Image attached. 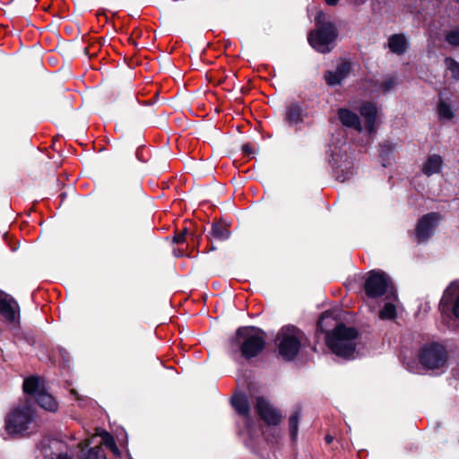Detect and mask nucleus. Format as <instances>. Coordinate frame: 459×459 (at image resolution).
<instances>
[{
    "label": "nucleus",
    "instance_id": "2f4dec72",
    "mask_svg": "<svg viewBox=\"0 0 459 459\" xmlns=\"http://www.w3.org/2000/svg\"><path fill=\"white\" fill-rule=\"evenodd\" d=\"M111 450V452L117 455V456H119L120 455V451L117 446V444H115L112 447L109 448Z\"/></svg>",
    "mask_w": 459,
    "mask_h": 459
},
{
    "label": "nucleus",
    "instance_id": "aec40b11",
    "mask_svg": "<svg viewBox=\"0 0 459 459\" xmlns=\"http://www.w3.org/2000/svg\"><path fill=\"white\" fill-rule=\"evenodd\" d=\"M301 418V408L297 406L289 418L290 433L292 441H295L299 433V424Z\"/></svg>",
    "mask_w": 459,
    "mask_h": 459
},
{
    "label": "nucleus",
    "instance_id": "0eeeda50",
    "mask_svg": "<svg viewBox=\"0 0 459 459\" xmlns=\"http://www.w3.org/2000/svg\"><path fill=\"white\" fill-rule=\"evenodd\" d=\"M392 287L390 278L381 271H370L365 280L364 290L368 298L383 296Z\"/></svg>",
    "mask_w": 459,
    "mask_h": 459
},
{
    "label": "nucleus",
    "instance_id": "f03ea898",
    "mask_svg": "<svg viewBox=\"0 0 459 459\" xmlns=\"http://www.w3.org/2000/svg\"><path fill=\"white\" fill-rule=\"evenodd\" d=\"M359 333L354 327L341 323L332 332L326 333V344L339 357L351 359L355 353Z\"/></svg>",
    "mask_w": 459,
    "mask_h": 459
},
{
    "label": "nucleus",
    "instance_id": "dca6fc26",
    "mask_svg": "<svg viewBox=\"0 0 459 459\" xmlns=\"http://www.w3.org/2000/svg\"><path fill=\"white\" fill-rule=\"evenodd\" d=\"M390 51L396 55H403L406 52L408 42L403 34H394L388 39Z\"/></svg>",
    "mask_w": 459,
    "mask_h": 459
},
{
    "label": "nucleus",
    "instance_id": "6ab92c4d",
    "mask_svg": "<svg viewBox=\"0 0 459 459\" xmlns=\"http://www.w3.org/2000/svg\"><path fill=\"white\" fill-rule=\"evenodd\" d=\"M230 232L226 224L222 222H215L212 225L210 236L212 238L219 241H223L229 238Z\"/></svg>",
    "mask_w": 459,
    "mask_h": 459
},
{
    "label": "nucleus",
    "instance_id": "9d476101",
    "mask_svg": "<svg viewBox=\"0 0 459 459\" xmlns=\"http://www.w3.org/2000/svg\"><path fill=\"white\" fill-rule=\"evenodd\" d=\"M255 410L261 419L267 424L276 426L281 420L280 411L273 408L263 397H256Z\"/></svg>",
    "mask_w": 459,
    "mask_h": 459
},
{
    "label": "nucleus",
    "instance_id": "ddd939ff",
    "mask_svg": "<svg viewBox=\"0 0 459 459\" xmlns=\"http://www.w3.org/2000/svg\"><path fill=\"white\" fill-rule=\"evenodd\" d=\"M338 117L344 126L354 128L359 132L362 131L360 119L356 113L347 108H340L338 110Z\"/></svg>",
    "mask_w": 459,
    "mask_h": 459
},
{
    "label": "nucleus",
    "instance_id": "7c9ffc66",
    "mask_svg": "<svg viewBox=\"0 0 459 459\" xmlns=\"http://www.w3.org/2000/svg\"><path fill=\"white\" fill-rule=\"evenodd\" d=\"M242 151L245 154L250 155L253 153L252 147L249 143H246L242 146Z\"/></svg>",
    "mask_w": 459,
    "mask_h": 459
},
{
    "label": "nucleus",
    "instance_id": "c756f323",
    "mask_svg": "<svg viewBox=\"0 0 459 459\" xmlns=\"http://www.w3.org/2000/svg\"><path fill=\"white\" fill-rule=\"evenodd\" d=\"M45 457L46 459H72L70 456L64 453H60L58 455H51L50 456L46 455Z\"/></svg>",
    "mask_w": 459,
    "mask_h": 459
},
{
    "label": "nucleus",
    "instance_id": "c9c22d12",
    "mask_svg": "<svg viewBox=\"0 0 459 459\" xmlns=\"http://www.w3.org/2000/svg\"><path fill=\"white\" fill-rule=\"evenodd\" d=\"M324 317H325V314H323V315H322V316H321V318H320V320H319V322H318V326H319V327H321V326H322V321H323Z\"/></svg>",
    "mask_w": 459,
    "mask_h": 459
},
{
    "label": "nucleus",
    "instance_id": "4c0bfd02",
    "mask_svg": "<svg viewBox=\"0 0 459 459\" xmlns=\"http://www.w3.org/2000/svg\"><path fill=\"white\" fill-rule=\"evenodd\" d=\"M54 444H55L56 446H60V445H61V444H60V443H58V442H55Z\"/></svg>",
    "mask_w": 459,
    "mask_h": 459
},
{
    "label": "nucleus",
    "instance_id": "1a4fd4ad",
    "mask_svg": "<svg viewBox=\"0 0 459 459\" xmlns=\"http://www.w3.org/2000/svg\"><path fill=\"white\" fill-rule=\"evenodd\" d=\"M442 217L438 212H429L423 215L415 228V235L419 242L428 240L434 233Z\"/></svg>",
    "mask_w": 459,
    "mask_h": 459
},
{
    "label": "nucleus",
    "instance_id": "a878e982",
    "mask_svg": "<svg viewBox=\"0 0 459 459\" xmlns=\"http://www.w3.org/2000/svg\"><path fill=\"white\" fill-rule=\"evenodd\" d=\"M351 65L347 62H342L336 67V73L341 77L342 80H343L350 73Z\"/></svg>",
    "mask_w": 459,
    "mask_h": 459
},
{
    "label": "nucleus",
    "instance_id": "2eb2a0df",
    "mask_svg": "<svg viewBox=\"0 0 459 459\" xmlns=\"http://www.w3.org/2000/svg\"><path fill=\"white\" fill-rule=\"evenodd\" d=\"M443 159L437 154L429 155L422 165L421 171L424 175L430 177L439 173L442 168Z\"/></svg>",
    "mask_w": 459,
    "mask_h": 459
},
{
    "label": "nucleus",
    "instance_id": "f8f14e48",
    "mask_svg": "<svg viewBox=\"0 0 459 459\" xmlns=\"http://www.w3.org/2000/svg\"><path fill=\"white\" fill-rule=\"evenodd\" d=\"M19 305L11 296L4 294L0 297V313L6 321L13 323L19 317Z\"/></svg>",
    "mask_w": 459,
    "mask_h": 459
},
{
    "label": "nucleus",
    "instance_id": "72a5a7b5",
    "mask_svg": "<svg viewBox=\"0 0 459 459\" xmlns=\"http://www.w3.org/2000/svg\"><path fill=\"white\" fill-rule=\"evenodd\" d=\"M339 0H325L326 4L329 5H335L337 4Z\"/></svg>",
    "mask_w": 459,
    "mask_h": 459
},
{
    "label": "nucleus",
    "instance_id": "4468645a",
    "mask_svg": "<svg viewBox=\"0 0 459 459\" xmlns=\"http://www.w3.org/2000/svg\"><path fill=\"white\" fill-rule=\"evenodd\" d=\"M284 119L289 125H298L304 120V111L297 102L290 103L284 112Z\"/></svg>",
    "mask_w": 459,
    "mask_h": 459
},
{
    "label": "nucleus",
    "instance_id": "6e6552de",
    "mask_svg": "<svg viewBox=\"0 0 459 459\" xmlns=\"http://www.w3.org/2000/svg\"><path fill=\"white\" fill-rule=\"evenodd\" d=\"M446 359L445 349L436 343L424 346L420 355L421 364L430 369L442 367L446 362Z\"/></svg>",
    "mask_w": 459,
    "mask_h": 459
},
{
    "label": "nucleus",
    "instance_id": "e433bc0d",
    "mask_svg": "<svg viewBox=\"0 0 459 459\" xmlns=\"http://www.w3.org/2000/svg\"><path fill=\"white\" fill-rule=\"evenodd\" d=\"M71 393H72V394H73V395H74L77 399H79V397H78V394H77V392H76L75 390H72V391H71Z\"/></svg>",
    "mask_w": 459,
    "mask_h": 459
},
{
    "label": "nucleus",
    "instance_id": "a211bd4d",
    "mask_svg": "<svg viewBox=\"0 0 459 459\" xmlns=\"http://www.w3.org/2000/svg\"><path fill=\"white\" fill-rule=\"evenodd\" d=\"M231 403L239 415L247 418L249 417L250 406L247 396L243 394H237L232 397Z\"/></svg>",
    "mask_w": 459,
    "mask_h": 459
},
{
    "label": "nucleus",
    "instance_id": "412c9836",
    "mask_svg": "<svg viewBox=\"0 0 459 459\" xmlns=\"http://www.w3.org/2000/svg\"><path fill=\"white\" fill-rule=\"evenodd\" d=\"M379 318L382 320H394L396 318V307L392 303L385 304L379 311Z\"/></svg>",
    "mask_w": 459,
    "mask_h": 459
},
{
    "label": "nucleus",
    "instance_id": "7ed1b4c3",
    "mask_svg": "<svg viewBox=\"0 0 459 459\" xmlns=\"http://www.w3.org/2000/svg\"><path fill=\"white\" fill-rule=\"evenodd\" d=\"M315 20L316 29L309 32L307 40L317 52L329 53L335 46L338 30L332 22L325 20V14L323 12H319Z\"/></svg>",
    "mask_w": 459,
    "mask_h": 459
},
{
    "label": "nucleus",
    "instance_id": "4be33fe9",
    "mask_svg": "<svg viewBox=\"0 0 459 459\" xmlns=\"http://www.w3.org/2000/svg\"><path fill=\"white\" fill-rule=\"evenodd\" d=\"M85 459H107L103 448L100 446L90 448Z\"/></svg>",
    "mask_w": 459,
    "mask_h": 459
},
{
    "label": "nucleus",
    "instance_id": "c85d7f7f",
    "mask_svg": "<svg viewBox=\"0 0 459 459\" xmlns=\"http://www.w3.org/2000/svg\"><path fill=\"white\" fill-rule=\"evenodd\" d=\"M395 83H396L395 79L394 77H389L382 82L381 88L383 89V91L385 92H386V91H390L391 89H393L394 86L395 85Z\"/></svg>",
    "mask_w": 459,
    "mask_h": 459
},
{
    "label": "nucleus",
    "instance_id": "423d86ee",
    "mask_svg": "<svg viewBox=\"0 0 459 459\" xmlns=\"http://www.w3.org/2000/svg\"><path fill=\"white\" fill-rule=\"evenodd\" d=\"M34 417V411L30 405H19L6 417L5 429L9 434H21L29 429Z\"/></svg>",
    "mask_w": 459,
    "mask_h": 459
},
{
    "label": "nucleus",
    "instance_id": "f3484780",
    "mask_svg": "<svg viewBox=\"0 0 459 459\" xmlns=\"http://www.w3.org/2000/svg\"><path fill=\"white\" fill-rule=\"evenodd\" d=\"M360 115L366 120V128L370 133L375 132V120L377 116V108L371 103H365L360 108Z\"/></svg>",
    "mask_w": 459,
    "mask_h": 459
},
{
    "label": "nucleus",
    "instance_id": "f257e3e1",
    "mask_svg": "<svg viewBox=\"0 0 459 459\" xmlns=\"http://www.w3.org/2000/svg\"><path fill=\"white\" fill-rule=\"evenodd\" d=\"M264 332L253 326L239 327L230 342L232 352L240 351L241 355L247 359L257 356L264 350Z\"/></svg>",
    "mask_w": 459,
    "mask_h": 459
},
{
    "label": "nucleus",
    "instance_id": "cd10ccee",
    "mask_svg": "<svg viewBox=\"0 0 459 459\" xmlns=\"http://www.w3.org/2000/svg\"><path fill=\"white\" fill-rule=\"evenodd\" d=\"M186 235H187V229L184 228L182 230H180L179 232L175 234V236L173 237V242L175 244L184 243L186 241Z\"/></svg>",
    "mask_w": 459,
    "mask_h": 459
},
{
    "label": "nucleus",
    "instance_id": "5701e85b",
    "mask_svg": "<svg viewBox=\"0 0 459 459\" xmlns=\"http://www.w3.org/2000/svg\"><path fill=\"white\" fill-rule=\"evenodd\" d=\"M446 65L448 70L451 71L452 76L459 80V64L451 57H446L445 59Z\"/></svg>",
    "mask_w": 459,
    "mask_h": 459
},
{
    "label": "nucleus",
    "instance_id": "bb28decb",
    "mask_svg": "<svg viewBox=\"0 0 459 459\" xmlns=\"http://www.w3.org/2000/svg\"><path fill=\"white\" fill-rule=\"evenodd\" d=\"M100 437L102 438L103 445L106 446L108 448L112 447L116 444L113 436L107 431H103L100 434Z\"/></svg>",
    "mask_w": 459,
    "mask_h": 459
},
{
    "label": "nucleus",
    "instance_id": "393cba45",
    "mask_svg": "<svg viewBox=\"0 0 459 459\" xmlns=\"http://www.w3.org/2000/svg\"><path fill=\"white\" fill-rule=\"evenodd\" d=\"M325 79L326 82L331 86L340 84L342 81L336 72L331 71L326 72L325 74Z\"/></svg>",
    "mask_w": 459,
    "mask_h": 459
},
{
    "label": "nucleus",
    "instance_id": "9b49d317",
    "mask_svg": "<svg viewBox=\"0 0 459 459\" xmlns=\"http://www.w3.org/2000/svg\"><path fill=\"white\" fill-rule=\"evenodd\" d=\"M437 113L440 120L450 121L455 117V107L450 92L439 93Z\"/></svg>",
    "mask_w": 459,
    "mask_h": 459
},
{
    "label": "nucleus",
    "instance_id": "20e7f679",
    "mask_svg": "<svg viewBox=\"0 0 459 459\" xmlns=\"http://www.w3.org/2000/svg\"><path fill=\"white\" fill-rule=\"evenodd\" d=\"M304 333L295 326L282 327L278 333V350L281 356L287 360L293 359L299 353Z\"/></svg>",
    "mask_w": 459,
    "mask_h": 459
},
{
    "label": "nucleus",
    "instance_id": "f704fd0d",
    "mask_svg": "<svg viewBox=\"0 0 459 459\" xmlns=\"http://www.w3.org/2000/svg\"><path fill=\"white\" fill-rule=\"evenodd\" d=\"M446 302V295H445V296L443 297V299H441V303H440V304H441V306H444V304H445Z\"/></svg>",
    "mask_w": 459,
    "mask_h": 459
},
{
    "label": "nucleus",
    "instance_id": "473e14b6",
    "mask_svg": "<svg viewBox=\"0 0 459 459\" xmlns=\"http://www.w3.org/2000/svg\"><path fill=\"white\" fill-rule=\"evenodd\" d=\"M325 440L327 444H331L333 440V437L331 435H326L325 437Z\"/></svg>",
    "mask_w": 459,
    "mask_h": 459
},
{
    "label": "nucleus",
    "instance_id": "39448f33",
    "mask_svg": "<svg viewBox=\"0 0 459 459\" xmlns=\"http://www.w3.org/2000/svg\"><path fill=\"white\" fill-rule=\"evenodd\" d=\"M23 391L25 394L33 396L43 409L49 411L57 410V402L46 391L43 381L39 377L32 376L26 378L23 382Z\"/></svg>",
    "mask_w": 459,
    "mask_h": 459
},
{
    "label": "nucleus",
    "instance_id": "b1692460",
    "mask_svg": "<svg viewBox=\"0 0 459 459\" xmlns=\"http://www.w3.org/2000/svg\"><path fill=\"white\" fill-rule=\"evenodd\" d=\"M446 41L454 46H459V28L453 29L446 34Z\"/></svg>",
    "mask_w": 459,
    "mask_h": 459
}]
</instances>
